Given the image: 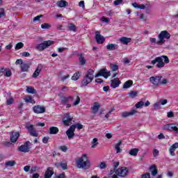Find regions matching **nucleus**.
Wrapping results in <instances>:
<instances>
[{
    "mask_svg": "<svg viewBox=\"0 0 178 178\" xmlns=\"http://www.w3.org/2000/svg\"><path fill=\"white\" fill-rule=\"evenodd\" d=\"M95 40L97 44H104L105 42V38L101 35L99 31L95 32Z\"/></svg>",
    "mask_w": 178,
    "mask_h": 178,
    "instance_id": "9b49d317",
    "label": "nucleus"
},
{
    "mask_svg": "<svg viewBox=\"0 0 178 178\" xmlns=\"http://www.w3.org/2000/svg\"><path fill=\"white\" fill-rule=\"evenodd\" d=\"M5 72H6L5 68L1 67H0V77H1V76H3V74H5Z\"/></svg>",
    "mask_w": 178,
    "mask_h": 178,
    "instance_id": "052dcab7",
    "label": "nucleus"
},
{
    "mask_svg": "<svg viewBox=\"0 0 178 178\" xmlns=\"http://www.w3.org/2000/svg\"><path fill=\"white\" fill-rule=\"evenodd\" d=\"M16 165V161L12 160V161H7L5 163V165L7 166V168H10L12 166H15Z\"/></svg>",
    "mask_w": 178,
    "mask_h": 178,
    "instance_id": "f704fd0d",
    "label": "nucleus"
},
{
    "mask_svg": "<svg viewBox=\"0 0 178 178\" xmlns=\"http://www.w3.org/2000/svg\"><path fill=\"white\" fill-rule=\"evenodd\" d=\"M41 17H42V15H38L36 17H35L33 19V22H40V19H41Z\"/></svg>",
    "mask_w": 178,
    "mask_h": 178,
    "instance_id": "4d7b16f0",
    "label": "nucleus"
},
{
    "mask_svg": "<svg viewBox=\"0 0 178 178\" xmlns=\"http://www.w3.org/2000/svg\"><path fill=\"white\" fill-rule=\"evenodd\" d=\"M102 76L104 79H108L111 76V72L108 71L106 69L101 70L96 75L95 77H99Z\"/></svg>",
    "mask_w": 178,
    "mask_h": 178,
    "instance_id": "1a4fd4ad",
    "label": "nucleus"
},
{
    "mask_svg": "<svg viewBox=\"0 0 178 178\" xmlns=\"http://www.w3.org/2000/svg\"><path fill=\"white\" fill-rule=\"evenodd\" d=\"M31 168L30 167V165H26L24 167V172H30Z\"/></svg>",
    "mask_w": 178,
    "mask_h": 178,
    "instance_id": "e2e57ef3",
    "label": "nucleus"
},
{
    "mask_svg": "<svg viewBox=\"0 0 178 178\" xmlns=\"http://www.w3.org/2000/svg\"><path fill=\"white\" fill-rule=\"evenodd\" d=\"M19 137H20V134L19 132H12L10 135L11 143H16Z\"/></svg>",
    "mask_w": 178,
    "mask_h": 178,
    "instance_id": "aec40b11",
    "label": "nucleus"
},
{
    "mask_svg": "<svg viewBox=\"0 0 178 178\" xmlns=\"http://www.w3.org/2000/svg\"><path fill=\"white\" fill-rule=\"evenodd\" d=\"M19 150L21 152H29L30 151V142H26L24 145H22Z\"/></svg>",
    "mask_w": 178,
    "mask_h": 178,
    "instance_id": "2eb2a0df",
    "label": "nucleus"
},
{
    "mask_svg": "<svg viewBox=\"0 0 178 178\" xmlns=\"http://www.w3.org/2000/svg\"><path fill=\"white\" fill-rule=\"evenodd\" d=\"M141 178H151V175H149V173H145L142 175Z\"/></svg>",
    "mask_w": 178,
    "mask_h": 178,
    "instance_id": "69168bd1",
    "label": "nucleus"
},
{
    "mask_svg": "<svg viewBox=\"0 0 178 178\" xmlns=\"http://www.w3.org/2000/svg\"><path fill=\"white\" fill-rule=\"evenodd\" d=\"M56 5L58 6V8H66L69 3L65 0H60L56 3Z\"/></svg>",
    "mask_w": 178,
    "mask_h": 178,
    "instance_id": "a878e982",
    "label": "nucleus"
},
{
    "mask_svg": "<svg viewBox=\"0 0 178 178\" xmlns=\"http://www.w3.org/2000/svg\"><path fill=\"white\" fill-rule=\"evenodd\" d=\"M149 170L153 176H156V175H158V169H156V165H151L149 168Z\"/></svg>",
    "mask_w": 178,
    "mask_h": 178,
    "instance_id": "c85d7f7f",
    "label": "nucleus"
},
{
    "mask_svg": "<svg viewBox=\"0 0 178 178\" xmlns=\"http://www.w3.org/2000/svg\"><path fill=\"white\" fill-rule=\"evenodd\" d=\"M136 113H137V111L132 109L129 112H123L122 113V118H129V116H133L136 115Z\"/></svg>",
    "mask_w": 178,
    "mask_h": 178,
    "instance_id": "4be33fe9",
    "label": "nucleus"
},
{
    "mask_svg": "<svg viewBox=\"0 0 178 178\" xmlns=\"http://www.w3.org/2000/svg\"><path fill=\"white\" fill-rule=\"evenodd\" d=\"M138 94V93L137 92V91H131V92L129 93V97H131V98H136Z\"/></svg>",
    "mask_w": 178,
    "mask_h": 178,
    "instance_id": "de8ad7c7",
    "label": "nucleus"
},
{
    "mask_svg": "<svg viewBox=\"0 0 178 178\" xmlns=\"http://www.w3.org/2000/svg\"><path fill=\"white\" fill-rule=\"evenodd\" d=\"M70 75L69 74H67V75H64V76H62L60 79V81H66L67 79H70Z\"/></svg>",
    "mask_w": 178,
    "mask_h": 178,
    "instance_id": "3c124183",
    "label": "nucleus"
},
{
    "mask_svg": "<svg viewBox=\"0 0 178 178\" xmlns=\"http://www.w3.org/2000/svg\"><path fill=\"white\" fill-rule=\"evenodd\" d=\"M132 6L135 8V9H141L144 10V9H147L148 8V4H138L136 2L132 3Z\"/></svg>",
    "mask_w": 178,
    "mask_h": 178,
    "instance_id": "412c9836",
    "label": "nucleus"
},
{
    "mask_svg": "<svg viewBox=\"0 0 178 178\" xmlns=\"http://www.w3.org/2000/svg\"><path fill=\"white\" fill-rule=\"evenodd\" d=\"M121 83L122 82L119 79H114L111 81V88H118Z\"/></svg>",
    "mask_w": 178,
    "mask_h": 178,
    "instance_id": "dca6fc26",
    "label": "nucleus"
},
{
    "mask_svg": "<svg viewBox=\"0 0 178 178\" xmlns=\"http://www.w3.org/2000/svg\"><path fill=\"white\" fill-rule=\"evenodd\" d=\"M72 120H73V117L69 113H65L63 118V123L65 126H70L72 124Z\"/></svg>",
    "mask_w": 178,
    "mask_h": 178,
    "instance_id": "6e6552de",
    "label": "nucleus"
},
{
    "mask_svg": "<svg viewBox=\"0 0 178 178\" xmlns=\"http://www.w3.org/2000/svg\"><path fill=\"white\" fill-rule=\"evenodd\" d=\"M119 48V45L116 44H108L106 45V49L109 51H115V49H118Z\"/></svg>",
    "mask_w": 178,
    "mask_h": 178,
    "instance_id": "cd10ccee",
    "label": "nucleus"
},
{
    "mask_svg": "<svg viewBox=\"0 0 178 178\" xmlns=\"http://www.w3.org/2000/svg\"><path fill=\"white\" fill-rule=\"evenodd\" d=\"M170 62L169 60V58L166 56H161L156 57L154 60H152V65H156V67L159 69H162V67H165V63H169Z\"/></svg>",
    "mask_w": 178,
    "mask_h": 178,
    "instance_id": "7ed1b4c3",
    "label": "nucleus"
},
{
    "mask_svg": "<svg viewBox=\"0 0 178 178\" xmlns=\"http://www.w3.org/2000/svg\"><path fill=\"white\" fill-rule=\"evenodd\" d=\"M159 155V151L156 149H154L153 150V156L156 157L158 156Z\"/></svg>",
    "mask_w": 178,
    "mask_h": 178,
    "instance_id": "13d9d810",
    "label": "nucleus"
},
{
    "mask_svg": "<svg viewBox=\"0 0 178 178\" xmlns=\"http://www.w3.org/2000/svg\"><path fill=\"white\" fill-rule=\"evenodd\" d=\"M55 166L57 168L60 166L63 170H66V169H67V163L65 161H63L61 163H56Z\"/></svg>",
    "mask_w": 178,
    "mask_h": 178,
    "instance_id": "393cba45",
    "label": "nucleus"
},
{
    "mask_svg": "<svg viewBox=\"0 0 178 178\" xmlns=\"http://www.w3.org/2000/svg\"><path fill=\"white\" fill-rule=\"evenodd\" d=\"M42 70V65L38 64L36 70L33 72L32 77L33 79H36V77H38L40 76V73H41V71Z\"/></svg>",
    "mask_w": 178,
    "mask_h": 178,
    "instance_id": "a211bd4d",
    "label": "nucleus"
},
{
    "mask_svg": "<svg viewBox=\"0 0 178 178\" xmlns=\"http://www.w3.org/2000/svg\"><path fill=\"white\" fill-rule=\"evenodd\" d=\"M100 20L104 23H109V22H111V20L108 18H106L105 17H102Z\"/></svg>",
    "mask_w": 178,
    "mask_h": 178,
    "instance_id": "5fc2aeb1",
    "label": "nucleus"
},
{
    "mask_svg": "<svg viewBox=\"0 0 178 178\" xmlns=\"http://www.w3.org/2000/svg\"><path fill=\"white\" fill-rule=\"evenodd\" d=\"M158 38L157 45H163L166 40L170 38V33L168 31H163L159 34Z\"/></svg>",
    "mask_w": 178,
    "mask_h": 178,
    "instance_id": "39448f33",
    "label": "nucleus"
},
{
    "mask_svg": "<svg viewBox=\"0 0 178 178\" xmlns=\"http://www.w3.org/2000/svg\"><path fill=\"white\" fill-rule=\"evenodd\" d=\"M26 92L28 94H35V89L31 86H26Z\"/></svg>",
    "mask_w": 178,
    "mask_h": 178,
    "instance_id": "4c0bfd02",
    "label": "nucleus"
},
{
    "mask_svg": "<svg viewBox=\"0 0 178 178\" xmlns=\"http://www.w3.org/2000/svg\"><path fill=\"white\" fill-rule=\"evenodd\" d=\"M138 154V149L137 148L131 149L129 151V155H131V156H137Z\"/></svg>",
    "mask_w": 178,
    "mask_h": 178,
    "instance_id": "c9c22d12",
    "label": "nucleus"
},
{
    "mask_svg": "<svg viewBox=\"0 0 178 178\" xmlns=\"http://www.w3.org/2000/svg\"><path fill=\"white\" fill-rule=\"evenodd\" d=\"M160 104L161 105H166V104H168V99H161Z\"/></svg>",
    "mask_w": 178,
    "mask_h": 178,
    "instance_id": "774afa93",
    "label": "nucleus"
},
{
    "mask_svg": "<svg viewBox=\"0 0 178 178\" xmlns=\"http://www.w3.org/2000/svg\"><path fill=\"white\" fill-rule=\"evenodd\" d=\"M23 47H24V44L22 42H19L17 43L15 48L16 51H19V49H22V48H23Z\"/></svg>",
    "mask_w": 178,
    "mask_h": 178,
    "instance_id": "ea45409f",
    "label": "nucleus"
},
{
    "mask_svg": "<svg viewBox=\"0 0 178 178\" xmlns=\"http://www.w3.org/2000/svg\"><path fill=\"white\" fill-rule=\"evenodd\" d=\"M24 99L27 104H35V100L31 96H26Z\"/></svg>",
    "mask_w": 178,
    "mask_h": 178,
    "instance_id": "c756f323",
    "label": "nucleus"
},
{
    "mask_svg": "<svg viewBox=\"0 0 178 178\" xmlns=\"http://www.w3.org/2000/svg\"><path fill=\"white\" fill-rule=\"evenodd\" d=\"M101 105L99 104V103L98 102H95L93 104V106L92 107V111L93 113H97L98 112V111H99V108H100Z\"/></svg>",
    "mask_w": 178,
    "mask_h": 178,
    "instance_id": "bb28decb",
    "label": "nucleus"
},
{
    "mask_svg": "<svg viewBox=\"0 0 178 178\" xmlns=\"http://www.w3.org/2000/svg\"><path fill=\"white\" fill-rule=\"evenodd\" d=\"M161 80H162V76H151L149 78L150 83L154 86H158L161 83Z\"/></svg>",
    "mask_w": 178,
    "mask_h": 178,
    "instance_id": "9d476101",
    "label": "nucleus"
},
{
    "mask_svg": "<svg viewBox=\"0 0 178 178\" xmlns=\"http://www.w3.org/2000/svg\"><path fill=\"white\" fill-rule=\"evenodd\" d=\"M79 6H80V8L82 9H85L86 6L84 5V1H81L79 3Z\"/></svg>",
    "mask_w": 178,
    "mask_h": 178,
    "instance_id": "680f3d73",
    "label": "nucleus"
},
{
    "mask_svg": "<svg viewBox=\"0 0 178 178\" xmlns=\"http://www.w3.org/2000/svg\"><path fill=\"white\" fill-rule=\"evenodd\" d=\"M98 138H94L91 142V148H97L98 147Z\"/></svg>",
    "mask_w": 178,
    "mask_h": 178,
    "instance_id": "72a5a7b5",
    "label": "nucleus"
},
{
    "mask_svg": "<svg viewBox=\"0 0 178 178\" xmlns=\"http://www.w3.org/2000/svg\"><path fill=\"white\" fill-rule=\"evenodd\" d=\"M164 130H169L170 131H174L178 134V128L175 126V124H168L164 126Z\"/></svg>",
    "mask_w": 178,
    "mask_h": 178,
    "instance_id": "f8f14e48",
    "label": "nucleus"
},
{
    "mask_svg": "<svg viewBox=\"0 0 178 178\" xmlns=\"http://www.w3.org/2000/svg\"><path fill=\"white\" fill-rule=\"evenodd\" d=\"M120 145H122V141H119L118 143L115 145V150L116 154H120V152H122Z\"/></svg>",
    "mask_w": 178,
    "mask_h": 178,
    "instance_id": "7c9ffc66",
    "label": "nucleus"
},
{
    "mask_svg": "<svg viewBox=\"0 0 178 178\" xmlns=\"http://www.w3.org/2000/svg\"><path fill=\"white\" fill-rule=\"evenodd\" d=\"M92 80H94V70H89L87 72L85 78L82 81V86L83 87H86V86H88V84H90V83L92 81Z\"/></svg>",
    "mask_w": 178,
    "mask_h": 178,
    "instance_id": "423d86ee",
    "label": "nucleus"
},
{
    "mask_svg": "<svg viewBox=\"0 0 178 178\" xmlns=\"http://www.w3.org/2000/svg\"><path fill=\"white\" fill-rule=\"evenodd\" d=\"M143 106H144V102H143V101H140V102H138V103L135 105V107H136L137 109H140V108H142Z\"/></svg>",
    "mask_w": 178,
    "mask_h": 178,
    "instance_id": "c03bdc74",
    "label": "nucleus"
},
{
    "mask_svg": "<svg viewBox=\"0 0 178 178\" xmlns=\"http://www.w3.org/2000/svg\"><path fill=\"white\" fill-rule=\"evenodd\" d=\"M74 125H71L69 129L66 131V135L70 140L74 137Z\"/></svg>",
    "mask_w": 178,
    "mask_h": 178,
    "instance_id": "4468645a",
    "label": "nucleus"
},
{
    "mask_svg": "<svg viewBox=\"0 0 178 178\" xmlns=\"http://www.w3.org/2000/svg\"><path fill=\"white\" fill-rule=\"evenodd\" d=\"M121 44H123L124 45H127L129 42H131V38H127V37H122L119 40Z\"/></svg>",
    "mask_w": 178,
    "mask_h": 178,
    "instance_id": "b1692460",
    "label": "nucleus"
},
{
    "mask_svg": "<svg viewBox=\"0 0 178 178\" xmlns=\"http://www.w3.org/2000/svg\"><path fill=\"white\" fill-rule=\"evenodd\" d=\"M161 102H157L154 104V109H161Z\"/></svg>",
    "mask_w": 178,
    "mask_h": 178,
    "instance_id": "8fccbe9b",
    "label": "nucleus"
},
{
    "mask_svg": "<svg viewBox=\"0 0 178 178\" xmlns=\"http://www.w3.org/2000/svg\"><path fill=\"white\" fill-rule=\"evenodd\" d=\"M4 74L6 77H10V76H12V71L6 70Z\"/></svg>",
    "mask_w": 178,
    "mask_h": 178,
    "instance_id": "6e6d98bb",
    "label": "nucleus"
},
{
    "mask_svg": "<svg viewBox=\"0 0 178 178\" xmlns=\"http://www.w3.org/2000/svg\"><path fill=\"white\" fill-rule=\"evenodd\" d=\"M97 168L100 169V170H104V169H106V162H101L99 165H97Z\"/></svg>",
    "mask_w": 178,
    "mask_h": 178,
    "instance_id": "e433bc0d",
    "label": "nucleus"
},
{
    "mask_svg": "<svg viewBox=\"0 0 178 178\" xmlns=\"http://www.w3.org/2000/svg\"><path fill=\"white\" fill-rule=\"evenodd\" d=\"M79 79H80V72H79L74 74V75L72 76V80L74 81L79 80Z\"/></svg>",
    "mask_w": 178,
    "mask_h": 178,
    "instance_id": "a19ab883",
    "label": "nucleus"
},
{
    "mask_svg": "<svg viewBox=\"0 0 178 178\" xmlns=\"http://www.w3.org/2000/svg\"><path fill=\"white\" fill-rule=\"evenodd\" d=\"M122 0H115L114 1V5H115V6H118V5H120V3H122Z\"/></svg>",
    "mask_w": 178,
    "mask_h": 178,
    "instance_id": "0e129e2a",
    "label": "nucleus"
},
{
    "mask_svg": "<svg viewBox=\"0 0 178 178\" xmlns=\"http://www.w3.org/2000/svg\"><path fill=\"white\" fill-rule=\"evenodd\" d=\"M41 29L42 30H48V29H51V25L48 23H44L41 25Z\"/></svg>",
    "mask_w": 178,
    "mask_h": 178,
    "instance_id": "79ce46f5",
    "label": "nucleus"
},
{
    "mask_svg": "<svg viewBox=\"0 0 178 178\" xmlns=\"http://www.w3.org/2000/svg\"><path fill=\"white\" fill-rule=\"evenodd\" d=\"M178 148V143H174L169 149V152H170V155H171V156H175L176 154L175 153V152L176 151V149H177Z\"/></svg>",
    "mask_w": 178,
    "mask_h": 178,
    "instance_id": "6ab92c4d",
    "label": "nucleus"
},
{
    "mask_svg": "<svg viewBox=\"0 0 178 178\" xmlns=\"http://www.w3.org/2000/svg\"><path fill=\"white\" fill-rule=\"evenodd\" d=\"M54 175V168L49 167L44 173V178H51Z\"/></svg>",
    "mask_w": 178,
    "mask_h": 178,
    "instance_id": "5701e85b",
    "label": "nucleus"
},
{
    "mask_svg": "<svg viewBox=\"0 0 178 178\" xmlns=\"http://www.w3.org/2000/svg\"><path fill=\"white\" fill-rule=\"evenodd\" d=\"M133 86V81L128 80L123 84L122 88H130Z\"/></svg>",
    "mask_w": 178,
    "mask_h": 178,
    "instance_id": "473e14b6",
    "label": "nucleus"
},
{
    "mask_svg": "<svg viewBox=\"0 0 178 178\" xmlns=\"http://www.w3.org/2000/svg\"><path fill=\"white\" fill-rule=\"evenodd\" d=\"M79 59L81 65H86V59L84 58V57H83V54L80 55Z\"/></svg>",
    "mask_w": 178,
    "mask_h": 178,
    "instance_id": "49530a36",
    "label": "nucleus"
},
{
    "mask_svg": "<svg viewBox=\"0 0 178 178\" xmlns=\"http://www.w3.org/2000/svg\"><path fill=\"white\" fill-rule=\"evenodd\" d=\"M54 41L52 40H47L44 41L42 43H40L36 46L37 51H44V49H47L48 47H51V45H53Z\"/></svg>",
    "mask_w": 178,
    "mask_h": 178,
    "instance_id": "0eeeda50",
    "label": "nucleus"
},
{
    "mask_svg": "<svg viewBox=\"0 0 178 178\" xmlns=\"http://www.w3.org/2000/svg\"><path fill=\"white\" fill-rule=\"evenodd\" d=\"M33 111L35 113H44L45 112V107L37 105L33 106Z\"/></svg>",
    "mask_w": 178,
    "mask_h": 178,
    "instance_id": "ddd939ff",
    "label": "nucleus"
},
{
    "mask_svg": "<svg viewBox=\"0 0 178 178\" xmlns=\"http://www.w3.org/2000/svg\"><path fill=\"white\" fill-rule=\"evenodd\" d=\"M108 175L111 178H118V176L120 177H126L129 175V169L126 167H121L117 170L113 169L110 171Z\"/></svg>",
    "mask_w": 178,
    "mask_h": 178,
    "instance_id": "f03ea898",
    "label": "nucleus"
},
{
    "mask_svg": "<svg viewBox=\"0 0 178 178\" xmlns=\"http://www.w3.org/2000/svg\"><path fill=\"white\" fill-rule=\"evenodd\" d=\"M75 99V101H74ZM74 106H77L79 104H80V97L76 96L75 98L73 96H69V97H61V103L63 105H66V104H69V102H73Z\"/></svg>",
    "mask_w": 178,
    "mask_h": 178,
    "instance_id": "20e7f679",
    "label": "nucleus"
},
{
    "mask_svg": "<svg viewBox=\"0 0 178 178\" xmlns=\"http://www.w3.org/2000/svg\"><path fill=\"white\" fill-rule=\"evenodd\" d=\"M31 136L32 137H38V133L35 131V129H33L32 131L29 132Z\"/></svg>",
    "mask_w": 178,
    "mask_h": 178,
    "instance_id": "864d4df0",
    "label": "nucleus"
},
{
    "mask_svg": "<svg viewBox=\"0 0 178 178\" xmlns=\"http://www.w3.org/2000/svg\"><path fill=\"white\" fill-rule=\"evenodd\" d=\"M5 16V10L3 8H0V19Z\"/></svg>",
    "mask_w": 178,
    "mask_h": 178,
    "instance_id": "bf43d9fd",
    "label": "nucleus"
},
{
    "mask_svg": "<svg viewBox=\"0 0 178 178\" xmlns=\"http://www.w3.org/2000/svg\"><path fill=\"white\" fill-rule=\"evenodd\" d=\"M26 129H27V130L29 131V133H31V131H33V130L34 129V126L32 124H28L26 126Z\"/></svg>",
    "mask_w": 178,
    "mask_h": 178,
    "instance_id": "09e8293b",
    "label": "nucleus"
},
{
    "mask_svg": "<svg viewBox=\"0 0 178 178\" xmlns=\"http://www.w3.org/2000/svg\"><path fill=\"white\" fill-rule=\"evenodd\" d=\"M68 29L70 31H74V33L77 30V27H76L75 25L72 23L68 24Z\"/></svg>",
    "mask_w": 178,
    "mask_h": 178,
    "instance_id": "58836bf2",
    "label": "nucleus"
},
{
    "mask_svg": "<svg viewBox=\"0 0 178 178\" xmlns=\"http://www.w3.org/2000/svg\"><path fill=\"white\" fill-rule=\"evenodd\" d=\"M23 60L17 59L15 62V65H23Z\"/></svg>",
    "mask_w": 178,
    "mask_h": 178,
    "instance_id": "338daca9",
    "label": "nucleus"
},
{
    "mask_svg": "<svg viewBox=\"0 0 178 178\" xmlns=\"http://www.w3.org/2000/svg\"><path fill=\"white\" fill-rule=\"evenodd\" d=\"M72 126H74V130H76V127L78 130H81V129H83V124H72Z\"/></svg>",
    "mask_w": 178,
    "mask_h": 178,
    "instance_id": "603ef678",
    "label": "nucleus"
},
{
    "mask_svg": "<svg viewBox=\"0 0 178 178\" xmlns=\"http://www.w3.org/2000/svg\"><path fill=\"white\" fill-rule=\"evenodd\" d=\"M76 165L79 169H90L91 168V163L87 154H83L76 160Z\"/></svg>",
    "mask_w": 178,
    "mask_h": 178,
    "instance_id": "f257e3e1",
    "label": "nucleus"
},
{
    "mask_svg": "<svg viewBox=\"0 0 178 178\" xmlns=\"http://www.w3.org/2000/svg\"><path fill=\"white\" fill-rule=\"evenodd\" d=\"M111 69L113 72H116L119 69V65L115 64H111Z\"/></svg>",
    "mask_w": 178,
    "mask_h": 178,
    "instance_id": "a18cd8bd",
    "label": "nucleus"
},
{
    "mask_svg": "<svg viewBox=\"0 0 178 178\" xmlns=\"http://www.w3.org/2000/svg\"><path fill=\"white\" fill-rule=\"evenodd\" d=\"M59 129L56 127H51L49 128V134H58Z\"/></svg>",
    "mask_w": 178,
    "mask_h": 178,
    "instance_id": "2f4dec72",
    "label": "nucleus"
},
{
    "mask_svg": "<svg viewBox=\"0 0 178 178\" xmlns=\"http://www.w3.org/2000/svg\"><path fill=\"white\" fill-rule=\"evenodd\" d=\"M37 170H40V167L35 165L33 167H31L30 170V173H35V172H37Z\"/></svg>",
    "mask_w": 178,
    "mask_h": 178,
    "instance_id": "37998d69",
    "label": "nucleus"
},
{
    "mask_svg": "<svg viewBox=\"0 0 178 178\" xmlns=\"http://www.w3.org/2000/svg\"><path fill=\"white\" fill-rule=\"evenodd\" d=\"M30 66H31V62L26 61L21 65L22 72H29V69H30Z\"/></svg>",
    "mask_w": 178,
    "mask_h": 178,
    "instance_id": "f3484780",
    "label": "nucleus"
}]
</instances>
